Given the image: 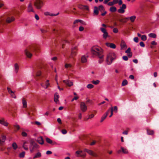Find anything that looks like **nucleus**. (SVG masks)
I'll list each match as a JSON object with an SVG mask.
<instances>
[{
    "label": "nucleus",
    "mask_w": 159,
    "mask_h": 159,
    "mask_svg": "<svg viewBox=\"0 0 159 159\" xmlns=\"http://www.w3.org/2000/svg\"><path fill=\"white\" fill-rule=\"evenodd\" d=\"M91 51L93 55L97 56L100 59L98 60L99 63L101 64L104 61L103 50L101 48L95 46H93L91 48Z\"/></svg>",
    "instance_id": "nucleus-1"
},
{
    "label": "nucleus",
    "mask_w": 159,
    "mask_h": 159,
    "mask_svg": "<svg viewBox=\"0 0 159 159\" xmlns=\"http://www.w3.org/2000/svg\"><path fill=\"white\" fill-rule=\"evenodd\" d=\"M116 57V55L113 52L109 53L107 55L106 61L108 65H110L114 59Z\"/></svg>",
    "instance_id": "nucleus-2"
},
{
    "label": "nucleus",
    "mask_w": 159,
    "mask_h": 159,
    "mask_svg": "<svg viewBox=\"0 0 159 159\" xmlns=\"http://www.w3.org/2000/svg\"><path fill=\"white\" fill-rule=\"evenodd\" d=\"M39 148V146L33 140L30 141L29 148L31 153L34 152Z\"/></svg>",
    "instance_id": "nucleus-3"
},
{
    "label": "nucleus",
    "mask_w": 159,
    "mask_h": 159,
    "mask_svg": "<svg viewBox=\"0 0 159 159\" xmlns=\"http://www.w3.org/2000/svg\"><path fill=\"white\" fill-rule=\"evenodd\" d=\"M43 5V2L40 0H37L34 3V5L38 9H40Z\"/></svg>",
    "instance_id": "nucleus-4"
},
{
    "label": "nucleus",
    "mask_w": 159,
    "mask_h": 159,
    "mask_svg": "<svg viewBox=\"0 0 159 159\" xmlns=\"http://www.w3.org/2000/svg\"><path fill=\"white\" fill-rule=\"evenodd\" d=\"M80 108L82 111L83 112L86 111L87 109V106L85 103L83 102L80 103Z\"/></svg>",
    "instance_id": "nucleus-5"
},
{
    "label": "nucleus",
    "mask_w": 159,
    "mask_h": 159,
    "mask_svg": "<svg viewBox=\"0 0 159 159\" xmlns=\"http://www.w3.org/2000/svg\"><path fill=\"white\" fill-rule=\"evenodd\" d=\"M100 29L101 31L103 33L102 35L103 38L104 39H106L108 36V34L107 30L103 28H101Z\"/></svg>",
    "instance_id": "nucleus-6"
},
{
    "label": "nucleus",
    "mask_w": 159,
    "mask_h": 159,
    "mask_svg": "<svg viewBox=\"0 0 159 159\" xmlns=\"http://www.w3.org/2000/svg\"><path fill=\"white\" fill-rule=\"evenodd\" d=\"M84 151L87 152L90 155L95 157H97V154L93 152L91 150L85 148L84 149Z\"/></svg>",
    "instance_id": "nucleus-7"
},
{
    "label": "nucleus",
    "mask_w": 159,
    "mask_h": 159,
    "mask_svg": "<svg viewBox=\"0 0 159 159\" xmlns=\"http://www.w3.org/2000/svg\"><path fill=\"white\" fill-rule=\"evenodd\" d=\"M126 6L125 4H123L121 7H120V8L118 10V12L120 13H123L125 12V9H126Z\"/></svg>",
    "instance_id": "nucleus-8"
},
{
    "label": "nucleus",
    "mask_w": 159,
    "mask_h": 159,
    "mask_svg": "<svg viewBox=\"0 0 159 159\" xmlns=\"http://www.w3.org/2000/svg\"><path fill=\"white\" fill-rule=\"evenodd\" d=\"M77 51V48L76 47H74L72 48L71 53L70 56L71 57H72L76 55Z\"/></svg>",
    "instance_id": "nucleus-9"
},
{
    "label": "nucleus",
    "mask_w": 159,
    "mask_h": 159,
    "mask_svg": "<svg viewBox=\"0 0 159 159\" xmlns=\"http://www.w3.org/2000/svg\"><path fill=\"white\" fill-rule=\"evenodd\" d=\"M78 7L80 9L82 10H86L87 11H89V7L87 5H79Z\"/></svg>",
    "instance_id": "nucleus-10"
},
{
    "label": "nucleus",
    "mask_w": 159,
    "mask_h": 159,
    "mask_svg": "<svg viewBox=\"0 0 159 159\" xmlns=\"http://www.w3.org/2000/svg\"><path fill=\"white\" fill-rule=\"evenodd\" d=\"M120 45L121 49H125L127 48V45L124 40L121 41Z\"/></svg>",
    "instance_id": "nucleus-11"
},
{
    "label": "nucleus",
    "mask_w": 159,
    "mask_h": 159,
    "mask_svg": "<svg viewBox=\"0 0 159 159\" xmlns=\"http://www.w3.org/2000/svg\"><path fill=\"white\" fill-rule=\"evenodd\" d=\"M40 144L42 145L44 143V140L42 136H40L38 138L37 140H36Z\"/></svg>",
    "instance_id": "nucleus-12"
},
{
    "label": "nucleus",
    "mask_w": 159,
    "mask_h": 159,
    "mask_svg": "<svg viewBox=\"0 0 159 159\" xmlns=\"http://www.w3.org/2000/svg\"><path fill=\"white\" fill-rule=\"evenodd\" d=\"M109 112H110V110H108L102 116L100 120L101 122H102L106 119Z\"/></svg>",
    "instance_id": "nucleus-13"
},
{
    "label": "nucleus",
    "mask_w": 159,
    "mask_h": 159,
    "mask_svg": "<svg viewBox=\"0 0 159 159\" xmlns=\"http://www.w3.org/2000/svg\"><path fill=\"white\" fill-rule=\"evenodd\" d=\"M46 140L48 143L51 144L52 145L57 144V143L55 142H53V141L51 139L48 138H46Z\"/></svg>",
    "instance_id": "nucleus-14"
},
{
    "label": "nucleus",
    "mask_w": 159,
    "mask_h": 159,
    "mask_svg": "<svg viewBox=\"0 0 159 159\" xmlns=\"http://www.w3.org/2000/svg\"><path fill=\"white\" fill-rule=\"evenodd\" d=\"M28 142L27 141H24L22 147L24 149L26 150H28Z\"/></svg>",
    "instance_id": "nucleus-15"
},
{
    "label": "nucleus",
    "mask_w": 159,
    "mask_h": 159,
    "mask_svg": "<svg viewBox=\"0 0 159 159\" xmlns=\"http://www.w3.org/2000/svg\"><path fill=\"white\" fill-rule=\"evenodd\" d=\"M15 18L13 17H8L6 20V22L7 23H9L14 21Z\"/></svg>",
    "instance_id": "nucleus-16"
},
{
    "label": "nucleus",
    "mask_w": 159,
    "mask_h": 159,
    "mask_svg": "<svg viewBox=\"0 0 159 159\" xmlns=\"http://www.w3.org/2000/svg\"><path fill=\"white\" fill-rule=\"evenodd\" d=\"M63 82L69 86H71L73 85V82L68 80H64Z\"/></svg>",
    "instance_id": "nucleus-17"
},
{
    "label": "nucleus",
    "mask_w": 159,
    "mask_h": 159,
    "mask_svg": "<svg viewBox=\"0 0 159 159\" xmlns=\"http://www.w3.org/2000/svg\"><path fill=\"white\" fill-rule=\"evenodd\" d=\"M106 45L108 47H110L112 48H116V45L113 43H106Z\"/></svg>",
    "instance_id": "nucleus-18"
},
{
    "label": "nucleus",
    "mask_w": 159,
    "mask_h": 159,
    "mask_svg": "<svg viewBox=\"0 0 159 159\" xmlns=\"http://www.w3.org/2000/svg\"><path fill=\"white\" fill-rule=\"evenodd\" d=\"M99 13L98 8L97 7H94V10L93 15V16H97Z\"/></svg>",
    "instance_id": "nucleus-19"
},
{
    "label": "nucleus",
    "mask_w": 159,
    "mask_h": 159,
    "mask_svg": "<svg viewBox=\"0 0 159 159\" xmlns=\"http://www.w3.org/2000/svg\"><path fill=\"white\" fill-rule=\"evenodd\" d=\"M0 124L5 126H7L8 124L7 122H5L4 118L0 120Z\"/></svg>",
    "instance_id": "nucleus-20"
},
{
    "label": "nucleus",
    "mask_w": 159,
    "mask_h": 159,
    "mask_svg": "<svg viewBox=\"0 0 159 159\" xmlns=\"http://www.w3.org/2000/svg\"><path fill=\"white\" fill-rule=\"evenodd\" d=\"M2 139H0V145H2L3 144L6 138V136L4 135H2Z\"/></svg>",
    "instance_id": "nucleus-21"
},
{
    "label": "nucleus",
    "mask_w": 159,
    "mask_h": 159,
    "mask_svg": "<svg viewBox=\"0 0 159 159\" xmlns=\"http://www.w3.org/2000/svg\"><path fill=\"white\" fill-rule=\"evenodd\" d=\"M27 11L30 12V11L34 12L33 7L31 3H29L27 8Z\"/></svg>",
    "instance_id": "nucleus-22"
},
{
    "label": "nucleus",
    "mask_w": 159,
    "mask_h": 159,
    "mask_svg": "<svg viewBox=\"0 0 159 159\" xmlns=\"http://www.w3.org/2000/svg\"><path fill=\"white\" fill-rule=\"evenodd\" d=\"M59 98V96L57 93H55L54 94V101L56 103L58 101V98Z\"/></svg>",
    "instance_id": "nucleus-23"
},
{
    "label": "nucleus",
    "mask_w": 159,
    "mask_h": 159,
    "mask_svg": "<svg viewBox=\"0 0 159 159\" xmlns=\"http://www.w3.org/2000/svg\"><path fill=\"white\" fill-rule=\"evenodd\" d=\"M25 55L28 57L30 58L32 57V54L31 53H30L28 50H25Z\"/></svg>",
    "instance_id": "nucleus-24"
},
{
    "label": "nucleus",
    "mask_w": 159,
    "mask_h": 159,
    "mask_svg": "<svg viewBox=\"0 0 159 159\" xmlns=\"http://www.w3.org/2000/svg\"><path fill=\"white\" fill-rule=\"evenodd\" d=\"M50 84L49 83V80H47L45 83V86H44L43 84L41 83V85L42 87H43L45 89H47L49 86Z\"/></svg>",
    "instance_id": "nucleus-25"
},
{
    "label": "nucleus",
    "mask_w": 159,
    "mask_h": 159,
    "mask_svg": "<svg viewBox=\"0 0 159 159\" xmlns=\"http://www.w3.org/2000/svg\"><path fill=\"white\" fill-rule=\"evenodd\" d=\"M44 15L46 16H56L58 15L59 14V13H58L56 14H50L48 12H46L44 13Z\"/></svg>",
    "instance_id": "nucleus-26"
},
{
    "label": "nucleus",
    "mask_w": 159,
    "mask_h": 159,
    "mask_svg": "<svg viewBox=\"0 0 159 159\" xmlns=\"http://www.w3.org/2000/svg\"><path fill=\"white\" fill-rule=\"evenodd\" d=\"M98 8V10H99L101 12H102L105 11V8L102 5H100Z\"/></svg>",
    "instance_id": "nucleus-27"
},
{
    "label": "nucleus",
    "mask_w": 159,
    "mask_h": 159,
    "mask_svg": "<svg viewBox=\"0 0 159 159\" xmlns=\"http://www.w3.org/2000/svg\"><path fill=\"white\" fill-rule=\"evenodd\" d=\"M41 156V154L40 152H38L35 154L34 157H33V159H34L37 158H39Z\"/></svg>",
    "instance_id": "nucleus-28"
},
{
    "label": "nucleus",
    "mask_w": 159,
    "mask_h": 159,
    "mask_svg": "<svg viewBox=\"0 0 159 159\" xmlns=\"http://www.w3.org/2000/svg\"><path fill=\"white\" fill-rule=\"evenodd\" d=\"M15 70L16 73H17L19 70V67L17 63H15L14 65Z\"/></svg>",
    "instance_id": "nucleus-29"
},
{
    "label": "nucleus",
    "mask_w": 159,
    "mask_h": 159,
    "mask_svg": "<svg viewBox=\"0 0 159 159\" xmlns=\"http://www.w3.org/2000/svg\"><path fill=\"white\" fill-rule=\"evenodd\" d=\"M147 132L148 134V135H152L154 133V131L150 129H147Z\"/></svg>",
    "instance_id": "nucleus-30"
},
{
    "label": "nucleus",
    "mask_w": 159,
    "mask_h": 159,
    "mask_svg": "<svg viewBox=\"0 0 159 159\" xmlns=\"http://www.w3.org/2000/svg\"><path fill=\"white\" fill-rule=\"evenodd\" d=\"M23 106L25 108L27 107V102L24 98L22 99Z\"/></svg>",
    "instance_id": "nucleus-31"
},
{
    "label": "nucleus",
    "mask_w": 159,
    "mask_h": 159,
    "mask_svg": "<svg viewBox=\"0 0 159 159\" xmlns=\"http://www.w3.org/2000/svg\"><path fill=\"white\" fill-rule=\"evenodd\" d=\"M148 35L150 37L154 38H155L157 37V35L156 34L153 33H151L150 34H149Z\"/></svg>",
    "instance_id": "nucleus-32"
},
{
    "label": "nucleus",
    "mask_w": 159,
    "mask_h": 159,
    "mask_svg": "<svg viewBox=\"0 0 159 159\" xmlns=\"http://www.w3.org/2000/svg\"><path fill=\"white\" fill-rule=\"evenodd\" d=\"M122 151V152L125 154H127L128 153V150L126 149L125 148L123 147H121V148Z\"/></svg>",
    "instance_id": "nucleus-33"
},
{
    "label": "nucleus",
    "mask_w": 159,
    "mask_h": 159,
    "mask_svg": "<svg viewBox=\"0 0 159 159\" xmlns=\"http://www.w3.org/2000/svg\"><path fill=\"white\" fill-rule=\"evenodd\" d=\"M87 59L85 56H83L82 57L81 61L82 63H84L87 61Z\"/></svg>",
    "instance_id": "nucleus-34"
},
{
    "label": "nucleus",
    "mask_w": 159,
    "mask_h": 159,
    "mask_svg": "<svg viewBox=\"0 0 159 159\" xmlns=\"http://www.w3.org/2000/svg\"><path fill=\"white\" fill-rule=\"evenodd\" d=\"M110 10L111 12H114L116 11V8L115 7H112L110 8Z\"/></svg>",
    "instance_id": "nucleus-35"
},
{
    "label": "nucleus",
    "mask_w": 159,
    "mask_h": 159,
    "mask_svg": "<svg viewBox=\"0 0 159 159\" xmlns=\"http://www.w3.org/2000/svg\"><path fill=\"white\" fill-rule=\"evenodd\" d=\"M136 18V17L135 16H130L129 18L132 22H134Z\"/></svg>",
    "instance_id": "nucleus-36"
},
{
    "label": "nucleus",
    "mask_w": 159,
    "mask_h": 159,
    "mask_svg": "<svg viewBox=\"0 0 159 159\" xmlns=\"http://www.w3.org/2000/svg\"><path fill=\"white\" fill-rule=\"evenodd\" d=\"M82 152V151H77L76 152V154L77 155V156L79 157V156H82V155H81V153Z\"/></svg>",
    "instance_id": "nucleus-37"
},
{
    "label": "nucleus",
    "mask_w": 159,
    "mask_h": 159,
    "mask_svg": "<svg viewBox=\"0 0 159 159\" xmlns=\"http://www.w3.org/2000/svg\"><path fill=\"white\" fill-rule=\"evenodd\" d=\"M12 147L14 150H16L18 147L17 145L15 142H14L12 144Z\"/></svg>",
    "instance_id": "nucleus-38"
},
{
    "label": "nucleus",
    "mask_w": 159,
    "mask_h": 159,
    "mask_svg": "<svg viewBox=\"0 0 159 159\" xmlns=\"http://www.w3.org/2000/svg\"><path fill=\"white\" fill-rule=\"evenodd\" d=\"M127 84H128L127 81L126 80H125L123 81L122 83V86H124L126 85Z\"/></svg>",
    "instance_id": "nucleus-39"
},
{
    "label": "nucleus",
    "mask_w": 159,
    "mask_h": 159,
    "mask_svg": "<svg viewBox=\"0 0 159 159\" xmlns=\"http://www.w3.org/2000/svg\"><path fill=\"white\" fill-rule=\"evenodd\" d=\"M25 152H23L19 154V157L20 158L24 157L25 156Z\"/></svg>",
    "instance_id": "nucleus-40"
},
{
    "label": "nucleus",
    "mask_w": 159,
    "mask_h": 159,
    "mask_svg": "<svg viewBox=\"0 0 159 159\" xmlns=\"http://www.w3.org/2000/svg\"><path fill=\"white\" fill-rule=\"evenodd\" d=\"M141 40L143 41H145L147 39V37L146 35H142L141 37Z\"/></svg>",
    "instance_id": "nucleus-41"
},
{
    "label": "nucleus",
    "mask_w": 159,
    "mask_h": 159,
    "mask_svg": "<svg viewBox=\"0 0 159 159\" xmlns=\"http://www.w3.org/2000/svg\"><path fill=\"white\" fill-rule=\"evenodd\" d=\"M94 116V115L93 114H92L89 116V117L88 118H85V120H87L89 119L93 118Z\"/></svg>",
    "instance_id": "nucleus-42"
},
{
    "label": "nucleus",
    "mask_w": 159,
    "mask_h": 159,
    "mask_svg": "<svg viewBox=\"0 0 159 159\" xmlns=\"http://www.w3.org/2000/svg\"><path fill=\"white\" fill-rule=\"evenodd\" d=\"M71 65L70 64H66L65 65V67L66 68H71Z\"/></svg>",
    "instance_id": "nucleus-43"
},
{
    "label": "nucleus",
    "mask_w": 159,
    "mask_h": 159,
    "mask_svg": "<svg viewBox=\"0 0 159 159\" xmlns=\"http://www.w3.org/2000/svg\"><path fill=\"white\" fill-rule=\"evenodd\" d=\"M100 82L99 80H97L96 81L93 80L92 81V83L94 84H97L99 83Z\"/></svg>",
    "instance_id": "nucleus-44"
},
{
    "label": "nucleus",
    "mask_w": 159,
    "mask_h": 159,
    "mask_svg": "<svg viewBox=\"0 0 159 159\" xmlns=\"http://www.w3.org/2000/svg\"><path fill=\"white\" fill-rule=\"evenodd\" d=\"M93 85L91 84H89L87 86L88 88L91 89L93 88Z\"/></svg>",
    "instance_id": "nucleus-45"
},
{
    "label": "nucleus",
    "mask_w": 159,
    "mask_h": 159,
    "mask_svg": "<svg viewBox=\"0 0 159 159\" xmlns=\"http://www.w3.org/2000/svg\"><path fill=\"white\" fill-rule=\"evenodd\" d=\"M118 111V108L117 106H114V107H113V111H114L116 113Z\"/></svg>",
    "instance_id": "nucleus-46"
},
{
    "label": "nucleus",
    "mask_w": 159,
    "mask_h": 159,
    "mask_svg": "<svg viewBox=\"0 0 159 159\" xmlns=\"http://www.w3.org/2000/svg\"><path fill=\"white\" fill-rule=\"evenodd\" d=\"M14 93H15V92L13 91V93H10V94H11V97L12 98H16V96L15 94Z\"/></svg>",
    "instance_id": "nucleus-47"
},
{
    "label": "nucleus",
    "mask_w": 159,
    "mask_h": 159,
    "mask_svg": "<svg viewBox=\"0 0 159 159\" xmlns=\"http://www.w3.org/2000/svg\"><path fill=\"white\" fill-rule=\"evenodd\" d=\"M113 31L114 33H116L118 32V30L117 28H114L113 30Z\"/></svg>",
    "instance_id": "nucleus-48"
},
{
    "label": "nucleus",
    "mask_w": 159,
    "mask_h": 159,
    "mask_svg": "<svg viewBox=\"0 0 159 159\" xmlns=\"http://www.w3.org/2000/svg\"><path fill=\"white\" fill-rule=\"evenodd\" d=\"M123 59L125 61H127L128 59V58L127 56H123L122 57Z\"/></svg>",
    "instance_id": "nucleus-49"
},
{
    "label": "nucleus",
    "mask_w": 159,
    "mask_h": 159,
    "mask_svg": "<svg viewBox=\"0 0 159 159\" xmlns=\"http://www.w3.org/2000/svg\"><path fill=\"white\" fill-rule=\"evenodd\" d=\"M134 40L136 43H138L139 42V39L137 37H135L134 38Z\"/></svg>",
    "instance_id": "nucleus-50"
},
{
    "label": "nucleus",
    "mask_w": 159,
    "mask_h": 159,
    "mask_svg": "<svg viewBox=\"0 0 159 159\" xmlns=\"http://www.w3.org/2000/svg\"><path fill=\"white\" fill-rule=\"evenodd\" d=\"M108 110H110V112H111V114L113 115V107H112L110 108Z\"/></svg>",
    "instance_id": "nucleus-51"
},
{
    "label": "nucleus",
    "mask_w": 159,
    "mask_h": 159,
    "mask_svg": "<svg viewBox=\"0 0 159 159\" xmlns=\"http://www.w3.org/2000/svg\"><path fill=\"white\" fill-rule=\"evenodd\" d=\"M139 45L141 47H144L145 46V44L143 42H140L139 43Z\"/></svg>",
    "instance_id": "nucleus-52"
},
{
    "label": "nucleus",
    "mask_w": 159,
    "mask_h": 159,
    "mask_svg": "<svg viewBox=\"0 0 159 159\" xmlns=\"http://www.w3.org/2000/svg\"><path fill=\"white\" fill-rule=\"evenodd\" d=\"M131 51V48H129L127 49L125 51V52L126 53H129Z\"/></svg>",
    "instance_id": "nucleus-53"
},
{
    "label": "nucleus",
    "mask_w": 159,
    "mask_h": 159,
    "mask_svg": "<svg viewBox=\"0 0 159 159\" xmlns=\"http://www.w3.org/2000/svg\"><path fill=\"white\" fill-rule=\"evenodd\" d=\"M7 90H8V92L10 93H13V91L11 90V88L7 87Z\"/></svg>",
    "instance_id": "nucleus-54"
},
{
    "label": "nucleus",
    "mask_w": 159,
    "mask_h": 159,
    "mask_svg": "<svg viewBox=\"0 0 159 159\" xmlns=\"http://www.w3.org/2000/svg\"><path fill=\"white\" fill-rule=\"evenodd\" d=\"M21 134L24 137H26L27 136V134L25 132H22Z\"/></svg>",
    "instance_id": "nucleus-55"
},
{
    "label": "nucleus",
    "mask_w": 159,
    "mask_h": 159,
    "mask_svg": "<svg viewBox=\"0 0 159 159\" xmlns=\"http://www.w3.org/2000/svg\"><path fill=\"white\" fill-rule=\"evenodd\" d=\"M14 127L16 128L17 129V130H18L20 128V126H19V125H17V124H16L15 125H14Z\"/></svg>",
    "instance_id": "nucleus-56"
},
{
    "label": "nucleus",
    "mask_w": 159,
    "mask_h": 159,
    "mask_svg": "<svg viewBox=\"0 0 159 159\" xmlns=\"http://www.w3.org/2000/svg\"><path fill=\"white\" fill-rule=\"evenodd\" d=\"M114 4V2H110L108 3V5L110 6H112Z\"/></svg>",
    "instance_id": "nucleus-57"
},
{
    "label": "nucleus",
    "mask_w": 159,
    "mask_h": 159,
    "mask_svg": "<svg viewBox=\"0 0 159 159\" xmlns=\"http://www.w3.org/2000/svg\"><path fill=\"white\" fill-rule=\"evenodd\" d=\"M79 98L78 97H75L71 100V102H73L74 100H77Z\"/></svg>",
    "instance_id": "nucleus-58"
},
{
    "label": "nucleus",
    "mask_w": 159,
    "mask_h": 159,
    "mask_svg": "<svg viewBox=\"0 0 159 159\" xmlns=\"http://www.w3.org/2000/svg\"><path fill=\"white\" fill-rule=\"evenodd\" d=\"M57 121L60 124H61L62 123L61 120L60 118H57Z\"/></svg>",
    "instance_id": "nucleus-59"
},
{
    "label": "nucleus",
    "mask_w": 159,
    "mask_h": 159,
    "mask_svg": "<svg viewBox=\"0 0 159 159\" xmlns=\"http://www.w3.org/2000/svg\"><path fill=\"white\" fill-rule=\"evenodd\" d=\"M61 132H62V134H65L67 132V131L65 129L62 130L61 131Z\"/></svg>",
    "instance_id": "nucleus-60"
},
{
    "label": "nucleus",
    "mask_w": 159,
    "mask_h": 159,
    "mask_svg": "<svg viewBox=\"0 0 159 159\" xmlns=\"http://www.w3.org/2000/svg\"><path fill=\"white\" fill-rule=\"evenodd\" d=\"M84 30V28L82 26H80L79 28V30L80 31H83Z\"/></svg>",
    "instance_id": "nucleus-61"
},
{
    "label": "nucleus",
    "mask_w": 159,
    "mask_h": 159,
    "mask_svg": "<svg viewBox=\"0 0 159 159\" xmlns=\"http://www.w3.org/2000/svg\"><path fill=\"white\" fill-rule=\"evenodd\" d=\"M128 56L129 57H131L132 56V52H130L128 53Z\"/></svg>",
    "instance_id": "nucleus-62"
},
{
    "label": "nucleus",
    "mask_w": 159,
    "mask_h": 159,
    "mask_svg": "<svg viewBox=\"0 0 159 159\" xmlns=\"http://www.w3.org/2000/svg\"><path fill=\"white\" fill-rule=\"evenodd\" d=\"M41 75V72L40 71H39L37 72L36 75L37 76H39Z\"/></svg>",
    "instance_id": "nucleus-63"
},
{
    "label": "nucleus",
    "mask_w": 159,
    "mask_h": 159,
    "mask_svg": "<svg viewBox=\"0 0 159 159\" xmlns=\"http://www.w3.org/2000/svg\"><path fill=\"white\" fill-rule=\"evenodd\" d=\"M129 78H130L132 80H134V76L133 75H130L129 77Z\"/></svg>",
    "instance_id": "nucleus-64"
}]
</instances>
